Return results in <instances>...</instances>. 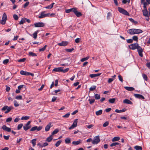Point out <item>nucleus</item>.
<instances>
[{
    "label": "nucleus",
    "instance_id": "39",
    "mask_svg": "<svg viewBox=\"0 0 150 150\" xmlns=\"http://www.w3.org/2000/svg\"><path fill=\"white\" fill-rule=\"evenodd\" d=\"M62 141L61 140H59L55 144V146L57 147H58L61 144Z\"/></svg>",
    "mask_w": 150,
    "mask_h": 150
},
{
    "label": "nucleus",
    "instance_id": "21",
    "mask_svg": "<svg viewBox=\"0 0 150 150\" xmlns=\"http://www.w3.org/2000/svg\"><path fill=\"white\" fill-rule=\"evenodd\" d=\"M142 12L144 16H148V13L147 10H143Z\"/></svg>",
    "mask_w": 150,
    "mask_h": 150
},
{
    "label": "nucleus",
    "instance_id": "55",
    "mask_svg": "<svg viewBox=\"0 0 150 150\" xmlns=\"http://www.w3.org/2000/svg\"><path fill=\"white\" fill-rule=\"evenodd\" d=\"M109 125V122L108 121L106 122L103 125V126L104 127H106Z\"/></svg>",
    "mask_w": 150,
    "mask_h": 150
},
{
    "label": "nucleus",
    "instance_id": "2",
    "mask_svg": "<svg viewBox=\"0 0 150 150\" xmlns=\"http://www.w3.org/2000/svg\"><path fill=\"white\" fill-rule=\"evenodd\" d=\"M117 9L120 12L122 13V14L127 16L129 15V13L127 11L121 7H118L117 8Z\"/></svg>",
    "mask_w": 150,
    "mask_h": 150
},
{
    "label": "nucleus",
    "instance_id": "38",
    "mask_svg": "<svg viewBox=\"0 0 150 150\" xmlns=\"http://www.w3.org/2000/svg\"><path fill=\"white\" fill-rule=\"evenodd\" d=\"M129 20L132 22L134 23V24H136L138 23V22L137 21H135L133 18H129Z\"/></svg>",
    "mask_w": 150,
    "mask_h": 150
},
{
    "label": "nucleus",
    "instance_id": "31",
    "mask_svg": "<svg viewBox=\"0 0 150 150\" xmlns=\"http://www.w3.org/2000/svg\"><path fill=\"white\" fill-rule=\"evenodd\" d=\"M39 32V30H37L35 31L33 34V38L35 39L37 37V34Z\"/></svg>",
    "mask_w": 150,
    "mask_h": 150
},
{
    "label": "nucleus",
    "instance_id": "48",
    "mask_svg": "<svg viewBox=\"0 0 150 150\" xmlns=\"http://www.w3.org/2000/svg\"><path fill=\"white\" fill-rule=\"evenodd\" d=\"M23 126V124H19L17 127V129L19 130L21 129V128Z\"/></svg>",
    "mask_w": 150,
    "mask_h": 150
},
{
    "label": "nucleus",
    "instance_id": "33",
    "mask_svg": "<svg viewBox=\"0 0 150 150\" xmlns=\"http://www.w3.org/2000/svg\"><path fill=\"white\" fill-rule=\"evenodd\" d=\"M53 138L52 136V135L48 137L46 139V141L48 142H50L52 140Z\"/></svg>",
    "mask_w": 150,
    "mask_h": 150
},
{
    "label": "nucleus",
    "instance_id": "47",
    "mask_svg": "<svg viewBox=\"0 0 150 150\" xmlns=\"http://www.w3.org/2000/svg\"><path fill=\"white\" fill-rule=\"evenodd\" d=\"M95 98L96 99H99L100 98V96L99 94H96L95 95Z\"/></svg>",
    "mask_w": 150,
    "mask_h": 150
},
{
    "label": "nucleus",
    "instance_id": "40",
    "mask_svg": "<svg viewBox=\"0 0 150 150\" xmlns=\"http://www.w3.org/2000/svg\"><path fill=\"white\" fill-rule=\"evenodd\" d=\"M29 118L30 117L28 116H23L21 118V120H27L29 119Z\"/></svg>",
    "mask_w": 150,
    "mask_h": 150
},
{
    "label": "nucleus",
    "instance_id": "54",
    "mask_svg": "<svg viewBox=\"0 0 150 150\" xmlns=\"http://www.w3.org/2000/svg\"><path fill=\"white\" fill-rule=\"evenodd\" d=\"M70 115V112H68L66 114L64 115H63V117H64L68 118L69 117Z\"/></svg>",
    "mask_w": 150,
    "mask_h": 150
},
{
    "label": "nucleus",
    "instance_id": "17",
    "mask_svg": "<svg viewBox=\"0 0 150 150\" xmlns=\"http://www.w3.org/2000/svg\"><path fill=\"white\" fill-rule=\"evenodd\" d=\"M68 44L67 41H62L61 42L58 43V45L60 46H65Z\"/></svg>",
    "mask_w": 150,
    "mask_h": 150
},
{
    "label": "nucleus",
    "instance_id": "1",
    "mask_svg": "<svg viewBox=\"0 0 150 150\" xmlns=\"http://www.w3.org/2000/svg\"><path fill=\"white\" fill-rule=\"evenodd\" d=\"M127 32L130 35H134L141 33L143 32V31L141 29L132 28L128 30Z\"/></svg>",
    "mask_w": 150,
    "mask_h": 150
},
{
    "label": "nucleus",
    "instance_id": "16",
    "mask_svg": "<svg viewBox=\"0 0 150 150\" xmlns=\"http://www.w3.org/2000/svg\"><path fill=\"white\" fill-rule=\"evenodd\" d=\"M51 124H52L51 122H49V124L46 126L45 128V131L47 132L49 130L51 127H52Z\"/></svg>",
    "mask_w": 150,
    "mask_h": 150
},
{
    "label": "nucleus",
    "instance_id": "9",
    "mask_svg": "<svg viewBox=\"0 0 150 150\" xmlns=\"http://www.w3.org/2000/svg\"><path fill=\"white\" fill-rule=\"evenodd\" d=\"M42 127L41 126H39L38 127L37 126H35L31 128L30 129V131H34L36 130L38 131H39L42 129Z\"/></svg>",
    "mask_w": 150,
    "mask_h": 150
},
{
    "label": "nucleus",
    "instance_id": "22",
    "mask_svg": "<svg viewBox=\"0 0 150 150\" xmlns=\"http://www.w3.org/2000/svg\"><path fill=\"white\" fill-rule=\"evenodd\" d=\"M75 8H70L68 9H66L65 10V12L67 13H70L71 11H73L74 12V11L75 10Z\"/></svg>",
    "mask_w": 150,
    "mask_h": 150
},
{
    "label": "nucleus",
    "instance_id": "43",
    "mask_svg": "<svg viewBox=\"0 0 150 150\" xmlns=\"http://www.w3.org/2000/svg\"><path fill=\"white\" fill-rule=\"evenodd\" d=\"M47 47V45H45L43 48L40 49H39V51L40 52H42L44 51L46 49Z\"/></svg>",
    "mask_w": 150,
    "mask_h": 150
},
{
    "label": "nucleus",
    "instance_id": "63",
    "mask_svg": "<svg viewBox=\"0 0 150 150\" xmlns=\"http://www.w3.org/2000/svg\"><path fill=\"white\" fill-rule=\"evenodd\" d=\"M52 8H53L52 6H51V5L47 6L45 7V8H46V9H51Z\"/></svg>",
    "mask_w": 150,
    "mask_h": 150
},
{
    "label": "nucleus",
    "instance_id": "50",
    "mask_svg": "<svg viewBox=\"0 0 150 150\" xmlns=\"http://www.w3.org/2000/svg\"><path fill=\"white\" fill-rule=\"evenodd\" d=\"M74 50V49L73 48L70 49H66V51L69 52H71L73 50Z\"/></svg>",
    "mask_w": 150,
    "mask_h": 150
},
{
    "label": "nucleus",
    "instance_id": "64",
    "mask_svg": "<svg viewBox=\"0 0 150 150\" xmlns=\"http://www.w3.org/2000/svg\"><path fill=\"white\" fill-rule=\"evenodd\" d=\"M8 106L7 105L4 106L1 109L2 111H5L7 108Z\"/></svg>",
    "mask_w": 150,
    "mask_h": 150
},
{
    "label": "nucleus",
    "instance_id": "8",
    "mask_svg": "<svg viewBox=\"0 0 150 150\" xmlns=\"http://www.w3.org/2000/svg\"><path fill=\"white\" fill-rule=\"evenodd\" d=\"M45 11H43L41 12V13L40 15L38 16V18H41L49 16L50 13H49L46 14H45Z\"/></svg>",
    "mask_w": 150,
    "mask_h": 150
},
{
    "label": "nucleus",
    "instance_id": "13",
    "mask_svg": "<svg viewBox=\"0 0 150 150\" xmlns=\"http://www.w3.org/2000/svg\"><path fill=\"white\" fill-rule=\"evenodd\" d=\"M134 96L135 98L139 99H144L145 98L143 96L138 94H134Z\"/></svg>",
    "mask_w": 150,
    "mask_h": 150
},
{
    "label": "nucleus",
    "instance_id": "4",
    "mask_svg": "<svg viewBox=\"0 0 150 150\" xmlns=\"http://www.w3.org/2000/svg\"><path fill=\"white\" fill-rule=\"evenodd\" d=\"M139 46L138 44L137 43L132 44L129 46V48L132 50H135L137 49Z\"/></svg>",
    "mask_w": 150,
    "mask_h": 150
},
{
    "label": "nucleus",
    "instance_id": "41",
    "mask_svg": "<svg viewBox=\"0 0 150 150\" xmlns=\"http://www.w3.org/2000/svg\"><path fill=\"white\" fill-rule=\"evenodd\" d=\"M96 88V86H91L89 88V90L90 91H93L95 90Z\"/></svg>",
    "mask_w": 150,
    "mask_h": 150
},
{
    "label": "nucleus",
    "instance_id": "11",
    "mask_svg": "<svg viewBox=\"0 0 150 150\" xmlns=\"http://www.w3.org/2000/svg\"><path fill=\"white\" fill-rule=\"evenodd\" d=\"M77 120L78 119H76L74 120L72 125L70 127H69V129H73L76 127L77 125Z\"/></svg>",
    "mask_w": 150,
    "mask_h": 150
},
{
    "label": "nucleus",
    "instance_id": "61",
    "mask_svg": "<svg viewBox=\"0 0 150 150\" xmlns=\"http://www.w3.org/2000/svg\"><path fill=\"white\" fill-rule=\"evenodd\" d=\"M12 118L11 117H8L6 120V122H10L11 121Z\"/></svg>",
    "mask_w": 150,
    "mask_h": 150
},
{
    "label": "nucleus",
    "instance_id": "25",
    "mask_svg": "<svg viewBox=\"0 0 150 150\" xmlns=\"http://www.w3.org/2000/svg\"><path fill=\"white\" fill-rule=\"evenodd\" d=\"M126 109L125 108L120 110H119L118 109H116L115 110V112L117 113H120L125 112L126 111Z\"/></svg>",
    "mask_w": 150,
    "mask_h": 150
},
{
    "label": "nucleus",
    "instance_id": "20",
    "mask_svg": "<svg viewBox=\"0 0 150 150\" xmlns=\"http://www.w3.org/2000/svg\"><path fill=\"white\" fill-rule=\"evenodd\" d=\"M124 88L126 90L129 91H132L134 90V88L132 87L125 86Z\"/></svg>",
    "mask_w": 150,
    "mask_h": 150
},
{
    "label": "nucleus",
    "instance_id": "23",
    "mask_svg": "<svg viewBox=\"0 0 150 150\" xmlns=\"http://www.w3.org/2000/svg\"><path fill=\"white\" fill-rule=\"evenodd\" d=\"M117 145H119V148L121 147V144L119 143H117V142L113 143L110 145V146L111 147H112L113 146H116Z\"/></svg>",
    "mask_w": 150,
    "mask_h": 150
},
{
    "label": "nucleus",
    "instance_id": "36",
    "mask_svg": "<svg viewBox=\"0 0 150 150\" xmlns=\"http://www.w3.org/2000/svg\"><path fill=\"white\" fill-rule=\"evenodd\" d=\"M115 98H110L109 99V102L111 103H113L115 102Z\"/></svg>",
    "mask_w": 150,
    "mask_h": 150
},
{
    "label": "nucleus",
    "instance_id": "7",
    "mask_svg": "<svg viewBox=\"0 0 150 150\" xmlns=\"http://www.w3.org/2000/svg\"><path fill=\"white\" fill-rule=\"evenodd\" d=\"M7 18V17L5 13H4L3 15V17L1 22V23L2 25L5 24L6 23Z\"/></svg>",
    "mask_w": 150,
    "mask_h": 150
},
{
    "label": "nucleus",
    "instance_id": "32",
    "mask_svg": "<svg viewBox=\"0 0 150 150\" xmlns=\"http://www.w3.org/2000/svg\"><path fill=\"white\" fill-rule=\"evenodd\" d=\"M65 142L66 144H69L71 143V139L69 138H67L65 139Z\"/></svg>",
    "mask_w": 150,
    "mask_h": 150
},
{
    "label": "nucleus",
    "instance_id": "19",
    "mask_svg": "<svg viewBox=\"0 0 150 150\" xmlns=\"http://www.w3.org/2000/svg\"><path fill=\"white\" fill-rule=\"evenodd\" d=\"M62 67L54 68L53 70V71H55L56 72H62Z\"/></svg>",
    "mask_w": 150,
    "mask_h": 150
},
{
    "label": "nucleus",
    "instance_id": "29",
    "mask_svg": "<svg viewBox=\"0 0 150 150\" xmlns=\"http://www.w3.org/2000/svg\"><path fill=\"white\" fill-rule=\"evenodd\" d=\"M102 110H100L96 112V114L97 115H101L102 113Z\"/></svg>",
    "mask_w": 150,
    "mask_h": 150
},
{
    "label": "nucleus",
    "instance_id": "57",
    "mask_svg": "<svg viewBox=\"0 0 150 150\" xmlns=\"http://www.w3.org/2000/svg\"><path fill=\"white\" fill-rule=\"evenodd\" d=\"M130 1V0H123L122 1V3L124 4H126L127 2L129 3Z\"/></svg>",
    "mask_w": 150,
    "mask_h": 150
},
{
    "label": "nucleus",
    "instance_id": "60",
    "mask_svg": "<svg viewBox=\"0 0 150 150\" xmlns=\"http://www.w3.org/2000/svg\"><path fill=\"white\" fill-rule=\"evenodd\" d=\"M13 18L16 20H17L18 19V16L16 14H14L13 15Z\"/></svg>",
    "mask_w": 150,
    "mask_h": 150
},
{
    "label": "nucleus",
    "instance_id": "49",
    "mask_svg": "<svg viewBox=\"0 0 150 150\" xmlns=\"http://www.w3.org/2000/svg\"><path fill=\"white\" fill-rule=\"evenodd\" d=\"M118 77L119 80L121 81L122 82L123 81V78L122 76L120 75H119L118 76Z\"/></svg>",
    "mask_w": 150,
    "mask_h": 150
},
{
    "label": "nucleus",
    "instance_id": "44",
    "mask_svg": "<svg viewBox=\"0 0 150 150\" xmlns=\"http://www.w3.org/2000/svg\"><path fill=\"white\" fill-rule=\"evenodd\" d=\"M36 139H33L32 140L31 142L33 144V146H34L36 145Z\"/></svg>",
    "mask_w": 150,
    "mask_h": 150
},
{
    "label": "nucleus",
    "instance_id": "59",
    "mask_svg": "<svg viewBox=\"0 0 150 150\" xmlns=\"http://www.w3.org/2000/svg\"><path fill=\"white\" fill-rule=\"evenodd\" d=\"M29 2L28 1L26 3H25L24 4L23 6V7L24 8H26V7H27L28 5L29 4Z\"/></svg>",
    "mask_w": 150,
    "mask_h": 150
},
{
    "label": "nucleus",
    "instance_id": "46",
    "mask_svg": "<svg viewBox=\"0 0 150 150\" xmlns=\"http://www.w3.org/2000/svg\"><path fill=\"white\" fill-rule=\"evenodd\" d=\"M133 40L137 41L138 40V37L137 36H134L132 37Z\"/></svg>",
    "mask_w": 150,
    "mask_h": 150
},
{
    "label": "nucleus",
    "instance_id": "53",
    "mask_svg": "<svg viewBox=\"0 0 150 150\" xmlns=\"http://www.w3.org/2000/svg\"><path fill=\"white\" fill-rule=\"evenodd\" d=\"M9 61V60L8 59H6L4 60L3 61V63L4 64H7Z\"/></svg>",
    "mask_w": 150,
    "mask_h": 150
},
{
    "label": "nucleus",
    "instance_id": "37",
    "mask_svg": "<svg viewBox=\"0 0 150 150\" xmlns=\"http://www.w3.org/2000/svg\"><path fill=\"white\" fill-rule=\"evenodd\" d=\"M59 129H55L52 132V135L55 134H56L59 132Z\"/></svg>",
    "mask_w": 150,
    "mask_h": 150
},
{
    "label": "nucleus",
    "instance_id": "45",
    "mask_svg": "<svg viewBox=\"0 0 150 150\" xmlns=\"http://www.w3.org/2000/svg\"><path fill=\"white\" fill-rule=\"evenodd\" d=\"M13 103H14V106L15 107H18V106H19V104H18V103L17 101L16 100H14V101L13 102Z\"/></svg>",
    "mask_w": 150,
    "mask_h": 150
},
{
    "label": "nucleus",
    "instance_id": "3",
    "mask_svg": "<svg viewBox=\"0 0 150 150\" xmlns=\"http://www.w3.org/2000/svg\"><path fill=\"white\" fill-rule=\"evenodd\" d=\"M100 142L99 136H95L93 138L92 141V143L93 144H96L99 143Z\"/></svg>",
    "mask_w": 150,
    "mask_h": 150
},
{
    "label": "nucleus",
    "instance_id": "24",
    "mask_svg": "<svg viewBox=\"0 0 150 150\" xmlns=\"http://www.w3.org/2000/svg\"><path fill=\"white\" fill-rule=\"evenodd\" d=\"M28 55L29 56L36 57L37 55L36 53H34L31 52H29L28 53Z\"/></svg>",
    "mask_w": 150,
    "mask_h": 150
},
{
    "label": "nucleus",
    "instance_id": "56",
    "mask_svg": "<svg viewBox=\"0 0 150 150\" xmlns=\"http://www.w3.org/2000/svg\"><path fill=\"white\" fill-rule=\"evenodd\" d=\"M88 100L89 101V103L90 104L93 103L95 101L94 99H89Z\"/></svg>",
    "mask_w": 150,
    "mask_h": 150
},
{
    "label": "nucleus",
    "instance_id": "27",
    "mask_svg": "<svg viewBox=\"0 0 150 150\" xmlns=\"http://www.w3.org/2000/svg\"><path fill=\"white\" fill-rule=\"evenodd\" d=\"M120 138L118 137H114L112 139V141L113 142H114L118 141L120 140Z\"/></svg>",
    "mask_w": 150,
    "mask_h": 150
},
{
    "label": "nucleus",
    "instance_id": "6",
    "mask_svg": "<svg viewBox=\"0 0 150 150\" xmlns=\"http://www.w3.org/2000/svg\"><path fill=\"white\" fill-rule=\"evenodd\" d=\"M31 123L30 121H28L26 124L23 127V129L25 131H27L31 127V126L30 125Z\"/></svg>",
    "mask_w": 150,
    "mask_h": 150
},
{
    "label": "nucleus",
    "instance_id": "15",
    "mask_svg": "<svg viewBox=\"0 0 150 150\" xmlns=\"http://www.w3.org/2000/svg\"><path fill=\"white\" fill-rule=\"evenodd\" d=\"M74 12L77 17H79L82 15L81 13L80 12L76 10V8H75V10Z\"/></svg>",
    "mask_w": 150,
    "mask_h": 150
},
{
    "label": "nucleus",
    "instance_id": "26",
    "mask_svg": "<svg viewBox=\"0 0 150 150\" xmlns=\"http://www.w3.org/2000/svg\"><path fill=\"white\" fill-rule=\"evenodd\" d=\"M13 108V107L12 106H10L7 107V110L5 112V114L8 113Z\"/></svg>",
    "mask_w": 150,
    "mask_h": 150
},
{
    "label": "nucleus",
    "instance_id": "51",
    "mask_svg": "<svg viewBox=\"0 0 150 150\" xmlns=\"http://www.w3.org/2000/svg\"><path fill=\"white\" fill-rule=\"evenodd\" d=\"M69 68H67L64 69H63V67H62V72L63 73H66L68 71V70H69Z\"/></svg>",
    "mask_w": 150,
    "mask_h": 150
},
{
    "label": "nucleus",
    "instance_id": "10",
    "mask_svg": "<svg viewBox=\"0 0 150 150\" xmlns=\"http://www.w3.org/2000/svg\"><path fill=\"white\" fill-rule=\"evenodd\" d=\"M34 25L35 27H43L45 26V24L42 22H38L35 23Z\"/></svg>",
    "mask_w": 150,
    "mask_h": 150
},
{
    "label": "nucleus",
    "instance_id": "18",
    "mask_svg": "<svg viewBox=\"0 0 150 150\" xmlns=\"http://www.w3.org/2000/svg\"><path fill=\"white\" fill-rule=\"evenodd\" d=\"M124 103L132 105V102L128 99H126L123 100Z\"/></svg>",
    "mask_w": 150,
    "mask_h": 150
},
{
    "label": "nucleus",
    "instance_id": "34",
    "mask_svg": "<svg viewBox=\"0 0 150 150\" xmlns=\"http://www.w3.org/2000/svg\"><path fill=\"white\" fill-rule=\"evenodd\" d=\"M112 16L111 13L110 12H108L107 13V19L108 20L110 19Z\"/></svg>",
    "mask_w": 150,
    "mask_h": 150
},
{
    "label": "nucleus",
    "instance_id": "62",
    "mask_svg": "<svg viewBox=\"0 0 150 150\" xmlns=\"http://www.w3.org/2000/svg\"><path fill=\"white\" fill-rule=\"evenodd\" d=\"M26 60V58H23L22 59H20L19 60H18V62H24Z\"/></svg>",
    "mask_w": 150,
    "mask_h": 150
},
{
    "label": "nucleus",
    "instance_id": "14",
    "mask_svg": "<svg viewBox=\"0 0 150 150\" xmlns=\"http://www.w3.org/2000/svg\"><path fill=\"white\" fill-rule=\"evenodd\" d=\"M2 129L3 130L8 132H10L11 130V129L10 128L8 127L5 125L3 126Z\"/></svg>",
    "mask_w": 150,
    "mask_h": 150
},
{
    "label": "nucleus",
    "instance_id": "5",
    "mask_svg": "<svg viewBox=\"0 0 150 150\" xmlns=\"http://www.w3.org/2000/svg\"><path fill=\"white\" fill-rule=\"evenodd\" d=\"M20 74L22 75L25 76H29L31 75L33 76H34V74L33 73L29 72L26 71H25L23 70H21L20 71Z\"/></svg>",
    "mask_w": 150,
    "mask_h": 150
},
{
    "label": "nucleus",
    "instance_id": "12",
    "mask_svg": "<svg viewBox=\"0 0 150 150\" xmlns=\"http://www.w3.org/2000/svg\"><path fill=\"white\" fill-rule=\"evenodd\" d=\"M137 50V52H138V54L139 56H140L141 57H142L143 56L142 54L143 50L142 47L140 46L139 47Z\"/></svg>",
    "mask_w": 150,
    "mask_h": 150
},
{
    "label": "nucleus",
    "instance_id": "28",
    "mask_svg": "<svg viewBox=\"0 0 150 150\" xmlns=\"http://www.w3.org/2000/svg\"><path fill=\"white\" fill-rule=\"evenodd\" d=\"M134 149L136 150H142V148L141 146H136L134 147Z\"/></svg>",
    "mask_w": 150,
    "mask_h": 150
},
{
    "label": "nucleus",
    "instance_id": "52",
    "mask_svg": "<svg viewBox=\"0 0 150 150\" xmlns=\"http://www.w3.org/2000/svg\"><path fill=\"white\" fill-rule=\"evenodd\" d=\"M142 76L143 79L146 81L147 80V76L144 74H142Z\"/></svg>",
    "mask_w": 150,
    "mask_h": 150
},
{
    "label": "nucleus",
    "instance_id": "58",
    "mask_svg": "<svg viewBox=\"0 0 150 150\" xmlns=\"http://www.w3.org/2000/svg\"><path fill=\"white\" fill-rule=\"evenodd\" d=\"M133 40L132 39H129L127 40V43H132L133 42Z\"/></svg>",
    "mask_w": 150,
    "mask_h": 150
},
{
    "label": "nucleus",
    "instance_id": "35",
    "mask_svg": "<svg viewBox=\"0 0 150 150\" xmlns=\"http://www.w3.org/2000/svg\"><path fill=\"white\" fill-rule=\"evenodd\" d=\"M26 18H23L22 19L21 21L19 22V24L21 25L24 23L25 22Z\"/></svg>",
    "mask_w": 150,
    "mask_h": 150
},
{
    "label": "nucleus",
    "instance_id": "30",
    "mask_svg": "<svg viewBox=\"0 0 150 150\" xmlns=\"http://www.w3.org/2000/svg\"><path fill=\"white\" fill-rule=\"evenodd\" d=\"M81 140H79L77 141H73L72 144L74 145H77L80 144V143H81Z\"/></svg>",
    "mask_w": 150,
    "mask_h": 150
},
{
    "label": "nucleus",
    "instance_id": "42",
    "mask_svg": "<svg viewBox=\"0 0 150 150\" xmlns=\"http://www.w3.org/2000/svg\"><path fill=\"white\" fill-rule=\"evenodd\" d=\"M89 58V57H86L83 58L81 60V61L82 62H84L85 61L87 60Z\"/></svg>",
    "mask_w": 150,
    "mask_h": 150
}]
</instances>
